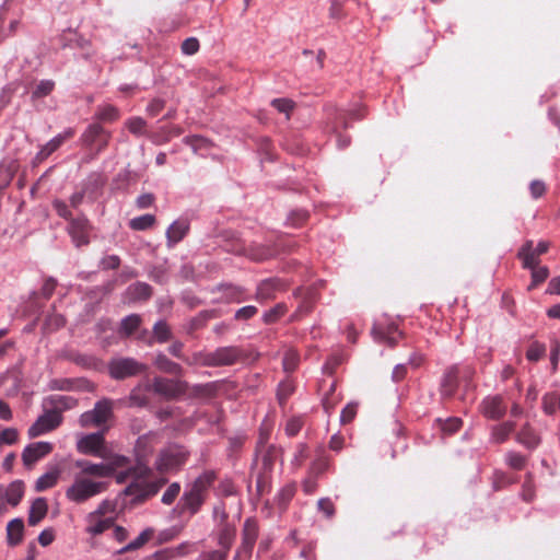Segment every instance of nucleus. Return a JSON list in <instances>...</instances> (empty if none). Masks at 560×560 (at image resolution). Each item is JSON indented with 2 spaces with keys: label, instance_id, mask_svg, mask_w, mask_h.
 <instances>
[{
  "label": "nucleus",
  "instance_id": "1",
  "mask_svg": "<svg viewBox=\"0 0 560 560\" xmlns=\"http://www.w3.org/2000/svg\"><path fill=\"white\" fill-rule=\"evenodd\" d=\"M129 459L125 456H115L107 463H93L85 459L75 462L80 469L73 477L72 483L66 490V498L75 504H82L90 499L107 491L110 482L106 479L115 476L118 467H125Z\"/></svg>",
  "mask_w": 560,
  "mask_h": 560
},
{
  "label": "nucleus",
  "instance_id": "2",
  "mask_svg": "<svg viewBox=\"0 0 560 560\" xmlns=\"http://www.w3.org/2000/svg\"><path fill=\"white\" fill-rule=\"evenodd\" d=\"M149 463L136 459V464L129 468L132 481L126 488V494L147 499L155 495L166 483L165 478L149 480L154 475V469L149 466Z\"/></svg>",
  "mask_w": 560,
  "mask_h": 560
},
{
  "label": "nucleus",
  "instance_id": "3",
  "mask_svg": "<svg viewBox=\"0 0 560 560\" xmlns=\"http://www.w3.org/2000/svg\"><path fill=\"white\" fill-rule=\"evenodd\" d=\"M190 452L184 445L171 443L161 448L154 460V469L161 474H177L186 465Z\"/></svg>",
  "mask_w": 560,
  "mask_h": 560
},
{
  "label": "nucleus",
  "instance_id": "4",
  "mask_svg": "<svg viewBox=\"0 0 560 560\" xmlns=\"http://www.w3.org/2000/svg\"><path fill=\"white\" fill-rule=\"evenodd\" d=\"M245 357L244 351L236 346L217 348L211 352H200L195 354V362L202 366H228L233 365Z\"/></svg>",
  "mask_w": 560,
  "mask_h": 560
},
{
  "label": "nucleus",
  "instance_id": "5",
  "mask_svg": "<svg viewBox=\"0 0 560 560\" xmlns=\"http://www.w3.org/2000/svg\"><path fill=\"white\" fill-rule=\"evenodd\" d=\"M110 138L112 132L100 122L90 124L80 138L82 145L92 151L83 159V162L89 163L103 152L108 147Z\"/></svg>",
  "mask_w": 560,
  "mask_h": 560
},
{
  "label": "nucleus",
  "instance_id": "6",
  "mask_svg": "<svg viewBox=\"0 0 560 560\" xmlns=\"http://www.w3.org/2000/svg\"><path fill=\"white\" fill-rule=\"evenodd\" d=\"M148 366L133 358L113 359L108 363L109 375L114 380H125L147 372Z\"/></svg>",
  "mask_w": 560,
  "mask_h": 560
},
{
  "label": "nucleus",
  "instance_id": "7",
  "mask_svg": "<svg viewBox=\"0 0 560 560\" xmlns=\"http://www.w3.org/2000/svg\"><path fill=\"white\" fill-rule=\"evenodd\" d=\"M259 527L255 518H246L242 529V542L236 549L233 560H249L258 538Z\"/></svg>",
  "mask_w": 560,
  "mask_h": 560
},
{
  "label": "nucleus",
  "instance_id": "8",
  "mask_svg": "<svg viewBox=\"0 0 560 560\" xmlns=\"http://www.w3.org/2000/svg\"><path fill=\"white\" fill-rule=\"evenodd\" d=\"M186 388V382L174 381L164 377H155L151 385L148 384L144 386V390L151 389L167 400L175 399L185 394Z\"/></svg>",
  "mask_w": 560,
  "mask_h": 560
},
{
  "label": "nucleus",
  "instance_id": "9",
  "mask_svg": "<svg viewBox=\"0 0 560 560\" xmlns=\"http://www.w3.org/2000/svg\"><path fill=\"white\" fill-rule=\"evenodd\" d=\"M67 231L77 247L85 246L90 243L92 225L85 215H78L71 219Z\"/></svg>",
  "mask_w": 560,
  "mask_h": 560
},
{
  "label": "nucleus",
  "instance_id": "10",
  "mask_svg": "<svg viewBox=\"0 0 560 560\" xmlns=\"http://www.w3.org/2000/svg\"><path fill=\"white\" fill-rule=\"evenodd\" d=\"M61 422L62 416L58 411L48 410L28 428L27 434L31 439L37 438L55 430Z\"/></svg>",
  "mask_w": 560,
  "mask_h": 560
},
{
  "label": "nucleus",
  "instance_id": "11",
  "mask_svg": "<svg viewBox=\"0 0 560 560\" xmlns=\"http://www.w3.org/2000/svg\"><path fill=\"white\" fill-rule=\"evenodd\" d=\"M104 433H90L81 438L78 442V451L81 454L104 457Z\"/></svg>",
  "mask_w": 560,
  "mask_h": 560
},
{
  "label": "nucleus",
  "instance_id": "12",
  "mask_svg": "<svg viewBox=\"0 0 560 560\" xmlns=\"http://www.w3.org/2000/svg\"><path fill=\"white\" fill-rule=\"evenodd\" d=\"M229 250L237 255H244L254 261H262L273 255V250L268 246L257 244L245 246L241 241H237Z\"/></svg>",
  "mask_w": 560,
  "mask_h": 560
},
{
  "label": "nucleus",
  "instance_id": "13",
  "mask_svg": "<svg viewBox=\"0 0 560 560\" xmlns=\"http://www.w3.org/2000/svg\"><path fill=\"white\" fill-rule=\"evenodd\" d=\"M506 404L499 395L486 397L479 407L480 412L490 420H499L506 412Z\"/></svg>",
  "mask_w": 560,
  "mask_h": 560
},
{
  "label": "nucleus",
  "instance_id": "14",
  "mask_svg": "<svg viewBox=\"0 0 560 560\" xmlns=\"http://www.w3.org/2000/svg\"><path fill=\"white\" fill-rule=\"evenodd\" d=\"M51 451L52 444L49 442L31 443L22 453L23 464L26 467H32L36 462L47 456Z\"/></svg>",
  "mask_w": 560,
  "mask_h": 560
},
{
  "label": "nucleus",
  "instance_id": "15",
  "mask_svg": "<svg viewBox=\"0 0 560 560\" xmlns=\"http://www.w3.org/2000/svg\"><path fill=\"white\" fill-rule=\"evenodd\" d=\"M156 443L158 434L154 432L139 436L135 445L136 459L150 462Z\"/></svg>",
  "mask_w": 560,
  "mask_h": 560
},
{
  "label": "nucleus",
  "instance_id": "16",
  "mask_svg": "<svg viewBox=\"0 0 560 560\" xmlns=\"http://www.w3.org/2000/svg\"><path fill=\"white\" fill-rule=\"evenodd\" d=\"M372 334L376 340L387 343L389 347L396 346L398 338L401 337V332L395 324L387 326L375 324L372 328Z\"/></svg>",
  "mask_w": 560,
  "mask_h": 560
},
{
  "label": "nucleus",
  "instance_id": "17",
  "mask_svg": "<svg viewBox=\"0 0 560 560\" xmlns=\"http://www.w3.org/2000/svg\"><path fill=\"white\" fill-rule=\"evenodd\" d=\"M183 132L184 129L177 125L161 126L155 132L149 136V139L154 144H163L173 138L179 137Z\"/></svg>",
  "mask_w": 560,
  "mask_h": 560
},
{
  "label": "nucleus",
  "instance_id": "18",
  "mask_svg": "<svg viewBox=\"0 0 560 560\" xmlns=\"http://www.w3.org/2000/svg\"><path fill=\"white\" fill-rule=\"evenodd\" d=\"M517 258L522 261L524 269L537 267L539 265V255L534 250V242L527 240L517 253Z\"/></svg>",
  "mask_w": 560,
  "mask_h": 560
},
{
  "label": "nucleus",
  "instance_id": "19",
  "mask_svg": "<svg viewBox=\"0 0 560 560\" xmlns=\"http://www.w3.org/2000/svg\"><path fill=\"white\" fill-rule=\"evenodd\" d=\"M206 499L207 495L190 488L183 494L180 499V502L183 503V510H188L190 514L194 515L200 510Z\"/></svg>",
  "mask_w": 560,
  "mask_h": 560
},
{
  "label": "nucleus",
  "instance_id": "20",
  "mask_svg": "<svg viewBox=\"0 0 560 560\" xmlns=\"http://www.w3.org/2000/svg\"><path fill=\"white\" fill-rule=\"evenodd\" d=\"M516 441L528 450H535L541 440L535 429L529 423H525L517 432Z\"/></svg>",
  "mask_w": 560,
  "mask_h": 560
},
{
  "label": "nucleus",
  "instance_id": "21",
  "mask_svg": "<svg viewBox=\"0 0 560 560\" xmlns=\"http://www.w3.org/2000/svg\"><path fill=\"white\" fill-rule=\"evenodd\" d=\"M281 287V281L278 279H267L261 281L257 288L256 300L259 302L273 300L276 298V292L279 291Z\"/></svg>",
  "mask_w": 560,
  "mask_h": 560
},
{
  "label": "nucleus",
  "instance_id": "22",
  "mask_svg": "<svg viewBox=\"0 0 560 560\" xmlns=\"http://www.w3.org/2000/svg\"><path fill=\"white\" fill-rule=\"evenodd\" d=\"M86 532L91 535H101L114 525L113 518H102L101 516L89 513L86 516Z\"/></svg>",
  "mask_w": 560,
  "mask_h": 560
},
{
  "label": "nucleus",
  "instance_id": "23",
  "mask_svg": "<svg viewBox=\"0 0 560 560\" xmlns=\"http://www.w3.org/2000/svg\"><path fill=\"white\" fill-rule=\"evenodd\" d=\"M96 427L102 425L113 417V401L108 398L98 400L92 409Z\"/></svg>",
  "mask_w": 560,
  "mask_h": 560
},
{
  "label": "nucleus",
  "instance_id": "24",
  "mask_svg": "<svg viewBox=\"0 0 560 560\" xmlns=\"http://www.w3.org/2000/svg\"><path fill=\"white\" fill-rule=\"evenodd\" d=\"M120 118V110L112 105V104H104L98 105L95 110L94 115V122H115Z\"/></svg>",
  "mask_w": 560,
  "mask_h": 560
},
{
  "label": "nucleus",
  "instance_id": "25",
  "mask_svg": "<svg viewBox=\"0 0 560 560\" xmlns=\"http://www.w3.org/2000/svg\"><path fill=\"white\" fill-rule=\"evenodd\" d=\"M48 511L47 502L44 498H37L33 501L28 512V525L36 526L43 518H45Z\"/></svg>",
  "mask_w": 560,
  "mask_h": 560
},
{
  "label": "nucleus",
  "instance_id": "26",
  "mask_svg": "<svg viewBox=\"0 0 560 560\" xmlns=\"http://www.w3.org/2000/svg\"><path fill=\"white\" fill-rule=\"evenodd\" d=\"M236 536L234 525H224L217 527V542L221 549L230 551Z\"/></svg>",
  "mask_w": 560,
  "mask_h": 560
},
{
  "label": "nucleus",
  "instance_id": "27",
  "mask_svg": "<svg viewBox=\"0 0 560 560\" xmlns=\"http://www.w3.org/2000/svg\"><path fill=\"white\" fill-rule=\"evenodd\" d=\"M24 523L22 518H14L7 525V538L10 546H18L22 542Z\"/></svg>",
  "mask_w": 560,
  "mask_h": 560
},
{
  "label": "nucleus",
  "instance_id": "28",
  "mask_svg": "<svg viewBox=\"0 0 560 560\" xmlns=\"http://www.w3.org/2000/svg\"><path fill=\"white\" fill-rule=\"evenodd\" d=\"M189 231V223L186 220H177L171 224L166 231L168 243L176 244L180 242Z\"/></svg>",
  "mask_w": 560,
  "mask_h": 560
},
{
  "label": "nucleus",
  "instance_id": "29",
  "mask_svg": "<svg viewBox=\"0 0 560 560\" xmlns=\"http://www.w3.org/2000/svg\"><path fill=\"white\" fill-rule=\"evenodd\" d=\"M217 478L218 475L215 470H206L195 479L190 488L207 495L208 490L212 487Z\"/></svg>",
  "mask_w": 560,
  "mask_h": 560
},
{
  "label": "nucleus",
  "instance_id": "30",
  "mask_svg": "<svg viewBox=\"0 0 560 560\" xmlns=\"http://www.w3.org/2000/svg\"><path fill=\"white\" fill-rule=\"evenodd\" d=\"M458 383V369L456 366L450 368L442 381V395L446 397L453 396Z\"/></svg>",
  "mask_w": 560,
  "mask_h": 560
},
{
  "label": "nucleus",
  "instance_id": "31",
  "mask_svg": "<svg viewBox=\"0 0 560 560\" xmlns=\"http://www.w3.org/2000/svg\"><path fill=\"white\" fill-rule=\"evenodd\" d=\"M141 322H142V319H141L140 315H138V314L128 315L120 323V327L118 330L119 335L122 338L130 337L140 328Z\"/></svg>",
  "mask_w": 560,
  "mask_h": 560
},
{
  "label": "nucleus",
  "instance_id": "32",
  "mask_svg": "<svg viewBox=\"0 0 560 560\" xmlns=\"http://www.w3.org/2000/svg\"><path fill=\"white\" fill-rule=\"evenodd\" d=\"M154 364L160 371L164 373L180 375L183 372V369L178 363L173 362L163 353H159L156 355Z\"/></svg>",
  "mask_w": 560,
  "mask_h": 560
},
{
  "label": "nucleus",
  "instance_id": "33",
  "mask_svg": "<svg viewBox=\"0 0 560 560\" xmlns=\"http://www.w3.org/2000/svg\"><path fill=\"white\" fill-rule=\"evenodd\" d=\"M515 423L512 421H505L492 428L491 438L495 443L505 442L510 434L514 431Z\"/></svg>",
  "mask_w": 560,
  "mask_h": 560
},
{
  "label": "nucleus",
  "instance_id": "34",
  "mask_svg": "<svg viewBox=\"0 0 560 560\" xmlns=\"http://www.w3.org/2000/svg\"><path fill=\"white\" fill-rule=\"evenodd\" d=\"M24 495V483L21 480L13 481L5 491V500L12 506H16Z\"/></svg>",
  "mask_w": 560,
  "mask_h": 560
},
{
  "label": "nucleus",
  "instance_id": "35",
  "mask_svg": "<svg viewBox=\"0 0 560 560\" xmlns=\"http://www.w3.org/2000/svg\"><path fill=\"white\" fill-rule=\"evenodd\" d=\"M154 535V529L153 528H145L144 530H142L140 533V535L132 541H130L128 545H126L125 547H122L120 550H119V553H126V552H129V551H133V550H137V549H140L141 547H143Z\"/></svg>",
  "mask_w": 560,
  "mask_h": 560
},
{
  "label": "nucleus",
  "instance_id": "36",
  "mask_svg": "<svg viewBox=\"0 0 560 560\" xmlns=\"http://www.w3.org/2000/svg\"><path fill=\"white\" fill-rule=\"evenodd\" d=\"M125 127L135 136H150L147 130V121L139 116L130 117L125 121Z\"/></svg>",
  "mask_w": 560,
  "mask_h": 560
},
{
  "label": "nucleus",
  "instance_id": "37",
  "mask_svg": "<svg viewBox=\"0 0 560 560\" xmlns=\"http://www.w3.org/2000/svg\"><path fill=\"white\" fill-rule=\"evenodd\" d=\"M51 404L54 406L51 411H58L61 415L62 411L74 408L78 405V399L66 395H56L51 397Z\"/></svg>",
  "mask_w": 560,
  "mask_h": 560
},
{
  "label": "nucleus",
  "instance_id": "38",
  "mask_svg": "<svg viewBox=\"0 0 560 560\" xmlns=\"http://www.w3.org/2000/svg\"><path fill=\"white\" fill-rule=\"evenodd\" d=\"M288 312V306L284 303H278L270 310L264 313L262 322L266 325L276 324L280 318H282Z\"/></svg>",
  "mask_w": 560,
  "mask_h": 560
},
{
  "label": "nucleus",
  "instance_id": "39",
  "mask_svg": "<svg viewBox=\"0 0 560 560\" xmlns=\"http://www.w3.org/2000/svg\"><path fill=\"white\" fill-rule=\"evenodd\" d=\"M149 397L143 393L142 385L136 386L127 398L128 407H147Z\"/></svg>",
  "mask_w": 560,
  "mask_h": 560
},
{
  "label": "nucleus",
  "instance_id": "40",
  "mask_svg": "<svg viewBox=\"0 0 560 560\" xmlns=\"http://www.w3.org/2000/svg\"><path fill=\"white\" fill-rule=\"evenodd\" d=\"M58 478H59L58 470H52V471H48V472L44 474L36 480L35 490L37 492H42L49 488H52L57 483Z\"/></svg>",
  "mask_w": 560,
  "mask_h": 560
},
{
  "label": "nucleus",
  "instance_id": "41",
  "mask_svg": "<svg viewBox=\"0 0 560 560\" xmlns=\"http://www.w3.org/2000/svg\"><path fill=\"white\" fill-rule=\"evenodd\" d=\"M541 407L546 415L552 416L559 410V395L557 392L547 393L542 396Z\"/></svg>",
  "mask_w": 560,
  "mask_h": 560
},
{
  "label": "nucleus",
  "instance_id": "42",
  "mask_svg": "<svg viewBox=\"0 0 560 560\" xmlns=\"http://www.w3.org/2000/svg\"><path fill=\"white\" fill-rule=\"evenodd\" d=\"M339 401H340V397L338 395H336V383L332 382L329 385L327 393H325V395L322 399V405H323V408L326 411V413H330L335 409V407L337 406V404Z\"/></svg>",
  "mask_w": 560,
  "mask_h": 560
},
{
  "label": "nucleus",
  "instance_id": "43",
  "mask_svg": "<svg viewBox=\"0 0 560 560\" xmlns=\"http://www.w3.org/2000/svg\"><path fill=\"white\" fill-rule=\"evenodd\" d=\"M155 217L153 214H143L133 218L129 221L130 229L135 231H145L151 229L155 224Z\"/></svg>",
  "mask_w": 560,
  "mask_h": 560
},
{
  "label": "nucleus",
  "instance_id": "44",
  "mask_svg": "<svg viewBox=\"0 0 560 560\" xmlns=\"http://www.w3.org/2000/svg\"><path fill=\"white\" fill-rule=\"evenodd\" d=\"M329 466H330V458L325 454H320L311 464L308 472L312 476L319 477L322 474H324L325 471L328 470Z\"/></svg>",
  "mask_w": 560,
  "mask_h": 560
},
{
  "label": "nucleus",
  "instance_id": "45",
  "mask_svg": "<svg viewBox=\"0 0 560 560\" xmlns=\"http://www.w3.org/2000/svg\"><path fill=\"white\" fill-rule=\"evenodd\" d=\"M153 341H156L159 343H164L168 341L172 337L171 329L168 325L164 320H159L153 326Z\"/></svg>",
  "mask_w": 560,
  "mask_h": 560
},
{
  "label": "nucleus",
  "instance_id": "46",
  "mask_svg": "<svg viewBox=\"0 0 560 560\" xmlns=\"http://www.w3.org/2000/svg\"><path fill=\"white\" fill-rule=\"evenodd\" d=\"M505 463L515 470H522L527 464V457L518 452L510 451L505 455Z\"/></svg>",
  "mask_w": 560,
  "mask_h": 560
},
{
  "label": "nucleus",
  "instance_id": "47",
  "mask_svg": "<svg viewBox=\"0 0 560 560\" xmlns=\"http://www.w3.org/2000/svg\"><path fill=\"white\" fill-rule=\"evenodd\" d=\"M529 269L532 270V282L528 285V290L530 291L547 280L549 269L546 266L539 267V265Z\"/></svg>",
  "mask_w": 560,
  "mask_h": 560
},
{
  "label": "nucleus",
  "instance_id": "48",
  "mask_svg": "<svg viewBox=\"0 0 560 560\" xmlns=\"http://www.w3.org/2000/svg\"><path fill=\"white\" fill-rule=\"evenodd\" d=\"M69 360L71 362L75 363L77 365H80V366H83L86 369L95 368L97 364V360L95 357L85 354V353H79V352L70 353Z\"/></svg>",
  "mask_w": 560,
  "mask_h": 560
},
{
  "label": "nucleus",
  "instance_id": "49",
  "mask_svg": "<svg viewBox=\"0 0 560 560\" xmlns=\"http://www.w3.org/2000/svg\"><path fill=\"white\" fill-rule=\"evenodd\" d=\"M218 290L224 292L228 302H241L243 300V290L240 287L221 284L218 287Z\"/></svg>",
  "mask_w": 560,
  "mask_h": 560
},
{
  "label": "nucleus",
  "instance_id": "50",
  "mask_svg": "<svg viewBox=\"0 0 560 560\" xmlns=\"http://www.w3.org/2000/svg\"><path fill=\"white\" fill-rule=\"evenodd\" d=\"M294 392V385L291 381H283L279 384L278 390H277V399L281 406H283L289 397Z\"/></svg>",
  "mask_w": 560,
  "mask_h": 560
},
{
  "label": "nucleus",
  "instance_id": "51",
  "mask_svg": "<svg viewBox=\"0 0 560 560\" xmlns=\"http://www.w3.org/2000/svg\"><path fill=\"white\" fill-rule=\"evenodd\" d=\"M299 361H300V357L295 350L289 349L288 351H285L283 360H282L284 371L293 372L298 368Z\"/></svg>",
  "mask_w": 560,
  "mask_h": 560
},
{
  "label": "nucleus",
  "instance_id": "52",
  "mask_svg": "<svg viewBox=\"0 0 560 560\" xmlns=\"http://www.w3.org/2000/svg\"><path fill=\"white\" fill-rule=\"evenodd\" d=\"M279 450L275 445H269L261 458L262 466L265 471H270L275 464L276 458L278 457Z\"/></svg>",
  "mask_w": 560,
  "mask_h": 560
},
{
  "label": "nucleus",
  "instance_id": "53",
  "mask_svg": "<svg viewBox=\"0 0 560 560\" xmlns=\"http://www.w3.org/2000/svg\"><path fill=\"white\" fill-rule=\"evenodd\" d=\"M74 136V131L72 129H67L62 133H59L55 138H52L45 145L50 150V152H55L67 139H70Z\"/></svg>",
  "mask_w": 560,
  "mask_h": 560
},
{
  "label": "nucleus",
  "instance_id": "54",
  "mask_svg": "<svg viewBox=\"0 0 560 560\" xmlns=\"http://www.w3.org/2000/svg\"><path fill=\"white\" fill-rule=\"evenodd\" d=\"M521 495L525 502H532L535 498V487H534L533 478H532L530 474H527L525 476V480L522 486Z\"/></svg>",
  "mask_w": 560,
  "mask_h": 560
},
{
  "label": "nucleus",
  "instance_id": "55",
  "mask_svg": "<svg viewBox=\"0 0 560 560\" xmlns=\"http://www.w3.org/2000/svg\"><path fill=\"white\" fill-rule=\"evenodd\" d=\"M296 491V486L294 483L285 485L278 494V503L281 506H287V504L292 500Z\"/></svg>",
  "mask_w": 560,
  "mask_h": 560
},
{
  "label": "nucleus",
  "instance_id": "56",
  "mask_svg": "<svg viewBox=\"0 0 560 560\" xmlns=\"http://www.w3.org/2000/svg\"><path fill=\"white\" fill-rule=\"evenodd\" d=\"M304 419L301 416L292 417L285 424V433L289 436H295L303 428Z\"/></svg>",
  "mask_w": 560,
  "mask_h": 560
},
{
  "label": "nucleus",
  "instance_id": "57",
  "mask_svg": "<svg viewBox=\"0 0 560 560\" xmlns=\"http://www.w3.org/2000/svg\"><path fill=\"white\" fill-rule=\"evenodd\" d=\"M271 105L280 113L287 115V118L290 117V113L294 108V102L289 98H275L271 101Z\"/></svg>",
  "mask_w": 560,
  "mask_h": 560
},
{
  "label": "nucleus",
  "instance_id": "58",
  "mask_svg": "<svg viewBox=\"0 0 560 560\" xmlns=\"http://www.w3.org/2000/svg\"><path fill=\"white\" fill-rule=\"evenodd\" d=\"M55 83L50 80L40 81L33 91L35 98H40L49 95L54 90Z\"/></svg>",
  "mask_w": 560,
  "mask_h": 560
},
{
  "label": "nucleus",
  "instance_id": "59",
  "mask_svg": "<svg viewBox=\"0 0 560 560\" xmlns=\"http://www.w3.org/2000/svg\"><path fill=\"white\" fill-rule=\"evenodd\" d=\"M213 518L217 522V527L232 525L229 523V514L223 503L213 508Z\"/></svg>",
  "mask_w": 560,
  "mask_h": 560
},
{
  "label": "nucleus",
  "instance_id": "60",
  "mask_svg": "<svg viewBox=\"0 0 560 560\" xmlns=\"http://www.w3.org/2000/svg\"><path fill=\"white\" fill-rule=\"evenodd\" d=\"M180 492V485L178 482L171 483L162 495L164 504H172Z\"/></svg>",
  "mask_w": 560,
  "mask_h": 560
},
{
  "label": "nucleus",
  "instance_id": "61",
  "mask_svg": "<svg viewBox=\"0 0 560 560\" xmlns=\"http://www.w3.org/2000/svg\"><path fill=\"white\" fill-rule=\"evenodd\" d=\"M215 389L217 387L214 383L195 385L192 387V394L197 397H212Z\"/></svg>",
  "mask_w": 560,
  "mask_h": 560
},
{
  "label": "nucleus",
  "instance_id": "62",
  "mask_svg": "<svg viewBox=\"0 0 560 560\" xmlns=\"http://www.w3.org/2000/svg\"><path fill=\"white\" fill-rule=\"evenodd\" d=\"M19 439V431L14 428H7L0 432V445H12Z\"/></svg>",
  "mask_w": 560,
  "mask_h": 560
},
{
  "label": "nucleus",
  "instance_id": "63",
  "mask_svg": "<svg viewBox=\"0 0 560 560\" xmlns=\"http://www.w3.org/2000/svg\"><path fill=\"white\" fill-rule=\"evenodd\" d=\"M328 14L330 19L341 20L346 16L343 2L340 0H330V5L328 9Z\"/></svg>",
  "mask_w": 560,
  "mask_h": 560
},
{
  "label": "nucleus",
  "instance_id": "64",
  "mask_svg": "<svg viewBox=\"0 0 560 560\" xmlns=\"http://www.w3.org/2000/svg\"><path fill=\"white\" fill-rule=\"evenodd\" d=\"M52 208L60 218H63V219L68 220L69 222L71 221V219H74L69 209V206L63 200H60V199L54 200Z\"/></svg>",
  "mask_w": 560,
  "mask_h": 560
}]
</instances>
